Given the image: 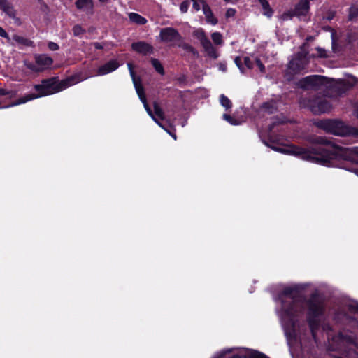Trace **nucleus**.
<instances>
[{"label": "nucleus", "mask_w": 358, "mask_h": 358, "mask_svg": "<svg viewBox=\"0 0 358 358\" xmlns=\"http://www.w3.org/2000/svg\"><path fill=\"white\" fill-rule=\"evenodd\" d=\"M334 13H329L327 16V19L328 20H331L334 18Z\"/></svg>", "instance_id": "obj_43"}, {"label": "nucleus", "mask_w": 358, "mask_h": 358, "mask_svg": "<svg viewBox=\"0 0 358 358\" xmlns=\"http://www.w3.org/2000/svg\"><path fill=\"white\" fill-rule=\"evenodd\" d=\"M223 119L224 120L227 121L229 123H230L232 125H238L241 123L239 121L234 120L231 116H230L227 114L223 115Z\"/></svg>", "instance_id": "obj_30"}, {"label": "nucleus", "mask_w": 358, "mask_h": 358, "mask_svg": "<svg viewBox=\"0 0 358 358\" xmlns=\"http://www.w3.org/2000/svg\"><path fill=\"white\" fill-rule=\"evenodd\" d=\"M201 2L202 3V9L206 17V22L212 25L217 24V20L214 16L210 6L204 1H201Z\"/></svg>", "instance_id": "obj_19"}, {"label": "nucleus", "mask_w": 358, "mask_h": 358, "mask_svg": "<svg viewBox=\"0 0 358 358\" xmlns=\"http://www.w3.org/2000/svg\"><path fill=\"white\" fill-rule=\"evenodd\" d=\"M0 9L6 13L9 17H14L15 10L12 4L8 0H0Z\"/></svg>", "instance_id": "obj_20"}, {"label": "nucleus", "mask_w": 358, "mask_h": 358, "mask_svg": "<svg viewBox=\"0 0 358 358\" xmlns=\"http://www.w3.org/2000/svg\"><path fill=\"white\" fill-rule=\"evenodd\" d=\"M358 17V1L353 3L349 8L348 20H355Z\"/></svg>", "instance_id": "obj_22"}, {"label": "nucleus", "mask_w": 358, "mask_h": 358, "mask_svg": "<svg viewBox=\"0 0 358 358\" xmlns=\"http://www.w3.org/2000/svg\"><path fill=\"white\" fill-rule=\"evenodd\" d=\"M159 38L163 43H169L171 45H175L178 41L181 40L182 36L176 29L166 27L160 30Z\"/></svg>", "instance_id": "obj_9"}, {"label": "nucleus", "mask_w": 358, "mask_h": 358, "mask_svg": "<svg viewBox=\"0 0 358 358\" xmlns=\"http://www.w3.org/2000/svg\"><path fill=\"white\" fill-rule=\"evenodd\" d=\"M0 36L3 37V38H7L8 40H9V36L8 35V34L6 32V31L0 27Z\"/></svg>", "instance_id": "obj_36"}, {"label": "nucleus", "mask_w": 358, "mask_h": 358, "mask_svg": "<svg viewBox=\"0 0 358 358\" xmlns=\"http://www.w3.org/2000/svg\"><path fill=\"white\" fill-rule=\"evenodd\" d=\"M131 48L133 50L145 55L152 54L154 50L153 47L150 44L144 41L133 43Z\"/></svg>", "instance_id": "obj_16"}, {"label": "nucleus", "mask_w": 358, "mask_h": 358, "mask_svg": "<svg viewBox=\"0 0 358 358\" xmlns=\"http://www.w3.org/2000/svg\"><path fill=\"white\" fill-rule=\"evenodd\" d=\"M308 107L315 114H320L329 112L331 108V105L326 99H317L310 101Z\"/></svg>", "instance_id": "obj_11"}, {"label": "nucleus", "mask_w": 358, "mask_h": 358, "mask_svg": "<svg viewBox=\"0 0 358 358\" xmlns=\"http://www.w3.org/2000/svg\"><path fill=\"white\" fill-rule=\"evenodd\" d=\"M352 82L346 81L342 79H339L337 80L331 79V83H334L331 84L332 87V90L338 95L342 94L355 83L354 78H352Z\"/></svg>", "instance_id": "obj_12"}, {"label": "nucleus", "mask_w": 358, "mask_h": 358, "mask_svg": "<svg viewBox=\"0 0 358 358\" xmlns=\"http://www.w3.org/2000/svg\"><path fill=\"white\" fill-rule=\"evenodd\" d=\"M128 17L129 20L136 24L138 25H143L147 23V20L141 16V15L136 13H129L128 14Z\"/></svg>", "instance_id": "obj_21"}, {"label": "nucleus", "mask_w": 358, "mask_h": 358, "mask_svg": "<svg viewBox=\"0 0 358 358\" xmlns=\"http://www.w3.org/2000/svg\"><path fill=\"white\" fill-rule=\"evenodd\" d=\"M244 63L249 69H252L257 66L260 72L264 73L265 71L264 65L262 63L260 59L256 57H245L244 58Z\"/></svg>", "instance_id": "obj_17"}, {"label": "nucleus", "mask_w": 358, "mask_h": 358, "mask_svg": "<svg viewBox=\"0 0 358 358\" xmlns=\"http://www.w3.org/2000/svg\"><path fill=\"white\" fill-rule=\"evenodd\" d=\"M234 62L236 64V66H238V68L240 69L241 72L242 73H244V69H243V67L242 66V60H241V57H236L234 59Z\"/></svg>", "instance_id": "obj_32"}, {"label": "nucleus", "mask_w": 358, "mask_h": 358, "mask_svg": "<svg viewBox=\"0 0 358 358\" xmlns=\"http://www.w3.org/2000/svg\"><path fill=\"white\" fill-rule=\"evenodd\" d=\"M355 152L358 154V148H355Z\"/></svg>", "instance_id": "obj_48"}, {"label": "nucleus", "mask_w": 358, "mask_h": 358, "mask_svg": "<svg viewBox=\"0 0 358 358\" xmlns=\"http://www.w3.org/2000/svg\"><path fill=\"white\" fill-rule=\"evenodd\" d=\"M236 14V10L234 8H228L226 12V17L227 18L234 17Z\"/></svg>", "instance_id": "obj_35"}, {"label": "nucleus", "mask_w": 358, "mask_h": 358, "mask_svg": "<svg viewBox=\"0 0 358 358\" xmlns=\"http://www.w3.org/2000/svg\"><path fill=\"white\" fill-rule=\"evenodd\" d=\"M232 351L231 349H229V350H224L223 351L221 354H220V357L224 356L228 352H231Z\"/></svg>", "instance_id": "obj_41"}, {"label": "nucleus", "mask_w": 358, "mask_h": 358, "mask_svg": "<svg viewBox=\"0 0 358 358\" xmlns=\"http://www.w3.org/2000/svg\"><path fill=\"white\" fill-rule=\"evenodd\" d=\"M218 69L220 71L225 72L227 71V65L225 63H220L218 64Z\"/></svg>", "instance_id": "obj_37"}, {"label": "nucleus", "mask_w": 358, "mask_h": 358, "mask_svg": "<svg viewBox=\"0 0 358 358\" xmlns=\"http://www.w3.org/2000/svg\"><path fill=\"white\" fill-rule=\"evenodd\" d=\"M318 52H320V57H325V53H324V50H322L320 48H318Z\"/></svg>", "instance_id": "obj_42"}, {"label": "nucleus", "mask_w": 358, "mask_h": 358, "mask_svg": "<svg viewBox=\"0 0 358 358\" xmlns=\"http://www.w3.org/2000/svg\"><path fill=\"white\" fill-rule=\"evenodd\" d=\"M120 66L116 59H112L101 66L97 70V76H104L115 71Z\"/></svg>", "instance_id": "obj_15"}, {"label": "nucleus", "mask_w": 358, "mask_h": 358, "mask_svg": "<svg viewBox=\"0 0 358 358\" xmlns=\"http://www.w3.org/2000/svg\"><path fill=\"white\" fill-rule=\"evenodd\" d=\"M268 105H269V103H264V104L263 105V107H264V108H265L266 110H268V111L269 113H273V109H272V110H269V108H268Z\"/></svg>", "instance_id": "obj_40"}, {"label": "nucleus", "mask_w": 358, "mask_h": 358, "mask_svg": "<svg viewBox=\"0 0 358 358\" xmlns=\"http://www.w3.org/2000/svg\"><path fill=\"white\" fill-rule=\"evenodd\" d=\"M224 1L228 3H234V2L237 1L238 0H224Z\"/></svg>", "instance_id": "obj_44"}, {"label": "nucleus", "mask_w": 358, "mask_h": 358, "mask_svg": "<svg viewBox=\"0 0 358 358\" xmlns=\"http://www.w3.org/2000/svg\"><path fill=\"white\" fill-rule=\"evenodd\" d=\"M175 45L182 48V49L188 51H192L193 48L189 44L185 43L183 41V38H182L180 41H178Z\"/></svg>", "instance_id": "obj_28"}, {"label": "nucleus", "mask_w": 358, "mask_h": 358, "mask_svg": "<svg viewBox=\"0 0 358 358\" xmlns=\"http://www.w3.org/2000/svg\"><path fill=\"white\" fill-rule=\"evenodd\" d=\"M128 69L129 70V73L131 77L133 80L134 85L135 87V90L136 93L143 104V106L147 111L148 114L152 117V119L161 127L164 128L162 124L159 122V120H164V115L162 109L158 106L157 103H155L154 104V113L152 112L150 108L149 107L147 101L145 94L144 92V89L141 85V80L139 78H136L134 73V71L132 69L131 64H127Z\"/></svg>", "instance_id": "obj_4"}, {"label": "nucleus", "mask_w": 358, "mask_h": 358, "mask_svg": "<svg viewBox=\"0 0 358 358\" xmlns=\"http://www.w3.org/2000/svg\"><path fill=\"white\" fill-rule=\"evenodd\" d=\"M329 78H327L322 76L314 75L305 78L300 82V85L302 87L310 89V88H319L323 85L327 84Z\"/></svg>", "instance_id": "obj_10"}, {"label": "nucleus", "mask_w": 358, "mask_h": 358, "mask_svg": "<svg viewBox=\"0 0 358 358\" xmlns=\"http://www.w3.org/2000/svg\"><path fill=\"white\" fill-rule=\"evenodd\" d=\"M76 6L78 9L83 10L87 14L93 13V0H77Z\"/></svg>", "instance_id": "obj_18"}, {"label": "nucleus", "mask_w": 358, "mask_h": 358, "mask_svg": "<svg viewBox=\"0 0 358 358\" xmlns=\"http://www.w3.org/2000/svg\"><path fill=\"white\" fill-rule=\"evenodd\" d=\"M278 304L277 314L280 319L289 345L300 336L301 320L305 308H308L307 319L313 337L319 324V317L324 312V303L320 297L312 295L306 301L298 286H280L274 296Z\"/></svg>", "instance_id": "obj_1"}, {"label": "nucleus", "mask_w": 358, "mask_h": 358, "mask_svg": "<svg viewBox=\"0 0 358 358\" xmlns=\"http://www.w3.org/2000/svg\"><path fill=\"white\" fill-rule=\"evenodd\" d=\"M10 92L8 91H6V90L3 88H0V96L7 95L9 94Z\"/></svg>", "instance_id": "obj_38"}, {"label": "nucleus", "mask_w": 358, "mask_h": 358, "mask_svg": "<svg viewBox=\"0 0 358 358\" xmlns=\"http://www.w3.org/2000/svg\"><path fill=\"white\" fill-rule=\"evenodd\" d=\"M273 150L287 154L293 155L301 159L315 164L327 166H337L336 160L345 158L343 150L341 148H313L312 150H306L301 148L290 146L287 148H273Z\"/></svg>", "instance_id": "obj_2"}, {"label": "nucleus", "mask_w": 358, "mask_h": 358, "mask_svg": "<svg viewBox=\"0 0 358 358\" xmlns=\"http://www.w3.org/2000/svg\"><path fill=\"white\" fill-rule=\"evenodd\" d=\"M308 64V59L304 52L298 53L289 63L287 73L296 74L303 70Z\"/></svg>", "instance_id": "obj_8"}, {"label": "nucleus", "mask_w": 358, "mask_h": 358, "mask_svg": "<svg viewBox=\"0 0 358 358\" xmlns=\"http://www.w3.org/2000/svg\"><path fill=\"white\" fill-rule=\"evenodd\" d=\"M101 3H107L109 0H99Z\"/></svg>", "instance_id": "obj_46"}, {"label": "nucleus", "mask_w": 358, "mask_h": 358, "mask_svg": "<svg viewBox=\"0 0 358 358\" xmlns=\"http://www.w3.org/2000/svg\"><path fill=\"white\" fill-rule=\"evenodd\" d=\"M220 101L221 105L226 109H229L231 107V101L227 96H225L224 94L220 95Z\"/></svg>", "instance_id": "obj_27"}, {"label": "nucleus", "mask_w": 358, "mask_h": 358, "mask_svg": "<svg viewBox=\"0 0 358 358\" xmlns=\"http://www.w3.org/2000/svg\"><path fill=\"white\" fill-rule=\"evenodd\" d=\"M10 92V94H10V96H13V94H12V92Z\"/></svg>", "instance_id": "obj_49"}, {"label": "nucleus", "mask_w": 358, "mask_h": 358, "mask_svg": "<svg viewBox=\"0 0 358 358\" xmlns=\"http://www.w3.org/2000/svg\"><path fill=\"white\" fill-rule=\"evenodd\" d=\"M193 35L199 41L201 46L204 50V52L208 57L213 59H216L219 57V54L217 50L213 45L202 29L200 28L194 30Z\"/></svg>", "instance_id": "obj_5"}, {"label": "nucleus", "mask_w": 358, "mask_h": 358, "mask_svg": "<svg viewBox=\"0 0 358 358\" xmlns=\"http://www.w3.org/2000/svg\"><path fill=\"white\" fill-rule=\"evenodd\" d=\"M77 81L73 77L62 80H59L56 78H52L50 79L44 80L41 82V84L36 85L34 86V89L38 92V94H27L19 99L17 101L13 102L12 103L7 106H5L4 108L18 106L39 97L57 93L66 89L70 86L75 85Z\"/></svg>", "instance_id": "obj_3"}, {"label": "nucleus", "mask_w": 358, "mask_h": 358, "mask_svg": "<svg viewBox=\"0 0 358 358\" xmlns=\"http://www.w3.org/2000/svg\"><path fill=\"white\" fill-rule=\"evenodd\" d=\"M48 48L52 51H55L59 49V45L56 43L49 42Z\"/></svg>", "instance_id": "obj_34"}, {"label": "nucleus", "mask_w": 358, "mask_h": 358, "mask_svg": "<svg viewBox=\"0 0 358 358\" xmlns=\"http://www.w3.org/2000/svg\"><path fill=\"white\" fill-rule=\"evenodd\" d=\"M73 33L76 36H79L85 33V29L80 25L76 24L73 27Z\"/></svg>", "instance_id": "obj_29"}, {"label": "nucleus", "mask_w": 358, "mask_h": 358, "mask_svg": "<svg viewBox=\"0 0 358 358\" xmlns=\"http://www.w3.org/2000/svg\"><path fill=\"white\" fill-rule=\"evenodd\" d=\"M189 7V1L186 0L181 3L180 6V10L182 13H186Z\"/></svg>", "instance_id": "obj_31"}, {"label": "nucleus", "mask_w": 358, "mask_h": 358, "mask_svg": "<svg viewBox=\"0 0 358 358\" xmlns=\"http://www.w3.org/2000/svg\"><path fill=\"white\" fill-rule=\"evenodd\" d=\"M211 38L215 45H222L224 43L222 36L220 32H213Z\"/></svg>", "instance_id": "obj_25"}, {"label": "nucleus", "mask_w": 358, "mask_h": 358, "mask_svg": "<svg viewBox=\"0 0 358 358\" xmlns=\"http://www.w3.org/2000/svg\"><path fill=\"white\" fill-rule=\"evenodd\" d=\"M93 45H94V47L96 49H102V48H103V45H102L101 43H97V42L94 43H93Z\"/></svg>", "instance_id": "obj_39"}, {"label": "nucleus", "mask_w": 358, "mask_h": 358, "mask_svg": "<svg viewBox=\"0 0 358 358\" xmlns=\"http://www.w3.org/2000/svg\"><path fill=\"white\" fill-rule=\"evenodd\" d=\"M35 60L38 67L36 68L34 66H29V67L36 71H43L49 68L53 62L52 59L47 55H36Z\"/></svg>", "instance_id": "obj_13"}, {"label": "nucleus", "mask_w": 358, "mask_h": 358, "mask_svg": "<svg viewBox=\"0 0 358 358\" xmlns=\"http://www.w3.org/2000/svg\"><path fill=\"white\" fill-rule=\"evenodd\" d=\"M309 10L310 0H300L293 10L283 13L281 18L283 20H287L292 19L293 16H296L299 18L305 17L308 15Z\"/></svg>", "instance_id": "obj_6"}, {"label": "nucleus", "mask_w": 358, "mask_h": 358, "mask_svg": "<svg viewBox=\"0 0 358 358\" xmlns=\"http://www.w3.org/2000/svg\"><path fill=\"white\" fill-rule=\"evenodd\" d=\"M357 117H358V111H357Z\"/></svg>", "instance_id": "obj_50"}, {"label": "nucleus", "mask_w": 358, "mask_h": 358, "mask_svg": "<svg viewBox=\"0 0 358 358\" xmlns=\"http://www.w3.org/2000/svg\"><path fill=\"white\" fill-rule=\"evenodd\" d=\"M319 126L327 132L337 136H345L348 133V129L342 122L336 120H324L320 123Z\"/></svg>", "instance_id": "obj_7"}, {"label": "nucleus", "mask_w": 358, "mask_h": 358, "mask_svg": "<svg viewBox=\"0 0 358 358\" xmlns=\"http://www.w3.org/2000/svg\"><path fill=\"white\" fill-rule=\"evenodd\" d=\"M332 43H334V32L331 33Z\"/></svg>", "instance_id": "obj_45"}, {"label": "nucleus", "mask_w": 358, "mask_h": 358, "mask_svg": "<svg viewBox=\"0 0 358 358\" xmlns=\"http://www.w3.org/2000/svg\"><path fill=\"white\" fill-rule=\"evenodd\" d=\"M151 63H152L153 67L155 68V69L156 70V71H157L161 75H164V68H163L162 65L161 64L160 62L158 59H151Z\"/></svg>", "instance_id": "obj_26"}, {"label": "nucleus", "mask_w": 358, "mask_h": 358, "mask_svg": "<svg viewBox=\"0 0 358 358\" xmlns=\"http://www.w3.org/2000/svg\"><path fill=\"white\" fill-rule=\"evenodd\" d=\"M260 3L264 10V14L268 17H271L273 14V10L270 8L268 2L266 0H262L260 1Z\"/></svg>", "instance_id": "obj_24"}, {"label": "nucleus", "mask_w": 358, "mask_h": 358, "mask_svg": "<svg viewBox=\"0 0 358 358\" xmlns=\"http://www.w3.org/2000/svg\"><path fill=\"white\" fill-rule=\"evenodd\" d=\"M13 38L15 41L20 44L24 45L26 46H32L33 42L23 36H18V35H14L13 36Z\"/></svg>", "instance_id": "obj_23"}, {"label": "nucleus", "mask_w": 358, "mask_h": 358, "mask_svg": "<svg viewBox=\"0 0 358 358\" xmlns=\"http://www.w3.org/2000/svg\"><path fill=\"white\" fill-rule=\"evenodd\" d=\"M233 358H268L266 355L254 350L240 348L233 355Z\"/></svg>", "instance_id": "obj_14"}, {"label": "nucleus", "mask_w": 358, "mask_h": 358, "mask_svg": "<svg viewBox=\"0 0 358 358\" xmlns=\"http://www.w3.org/2000/svg\"><path fill=\"white\" fill-rule=\"evenodd\" d=\"M169 134H170V135H171V136H172L175 140L176 139V135H175V134H171V133H170V132H169Z\"/></svg>", "instance_id": "obj_47"}, {"label": "nucleus", "mask_w": 358, "mask_h": 358, "mask_svg": "<svg viewBox=\"0 0 358 358\" xmlns=\"http://www.w3.org/2000/svg\"><path fill=\"white\" fill-rule=\"evenodd\" d=\"M349 309L355 313H358V303L352 302L349 304Z\"/></svg>", "instance_id": "obj_33"}]
</instances>
